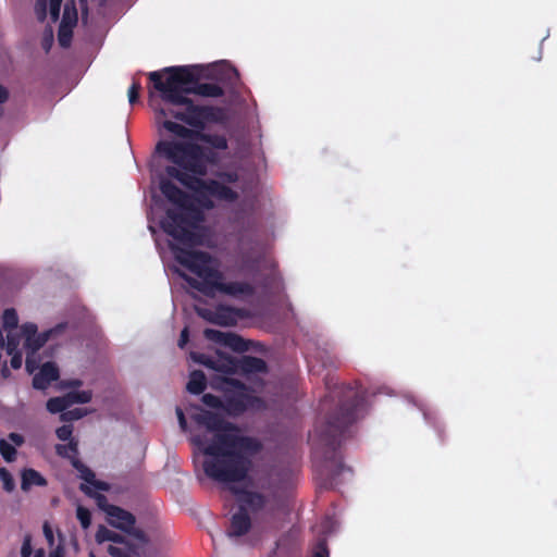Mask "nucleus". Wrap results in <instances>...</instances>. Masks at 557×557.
Masks as SVG:
<instances>
[{
    "label": "nucleus",
    "mask_w": 557,
    "mask_h": 557,
    "mask_svg": "<svg viewBox=\"0 0 557 557\" xmlns=\"http://www.w3.org/2000/svg\"><path fill=\"white\" fill-rule=\"evenodd\" d=\"M326 387L329 392L320 404L325 414L317 421L311 441L319 485L329 490L341 483L339 476L343 473H351V468L343 462L341 446L346 440L348 428L358 418L364 396L348 385L331 388L326 382Z\"/></svg>",
    "instance_id": "1"
},
{
    "label": "nucleus",
    "mask_w": 557,
    "mask_h": 557,
    "mask_svg": "<svg viewBox=\"0 0 557 557\" xmlns=\"http://www.w3.org/2000/svg\"><path fill=\"white\" fill-rule=\"evenodd\" d=\"M196 421L213 432L210 441L195 440L205 460V474L219 483L244 481L252 468V459L262 450L259 440L238 433L237 426L212 411H202Z\"/></svg>",
    "instance_id": "2"
},
{
    "label": "nucleus",
    "mask_w": 557,
    "mask_h": 557,
    "mask_svg": "<svg viewBox=\"0 0 557 557\" xmlns=\"http://www.w3.org/2000/svg\"><path fill=\"white\" fill-rule=\"evenodd\" d=\"M152 87L160 94L164 103L174 108H161L159 113L171 116L198 129L208 124H221L226 120L223 108L196 104L188 95L207 98L224 96V89L215 83H199L197 75L188 66H169L148 74Z\"/></svg>",
    "instance_id": "3"
},
{
    "label": "nucleus",
    "mask_w": 557,
    "mask_h": 557,
    "mask_svg": "<svg viewBox=\"0 0 557 557\" xmlns=\"http://www.w3.org/2000/svg\"><path fill=\"white\" fill-rule=\"evenodd\" d=\"M156 152L175 165L166 166L165 173L196 193L201 198L203 208L214 207L209 197L227 202L238 199V193L220 181L202 178L208 174L209 164L219 161V156L213 149L191 141L160 140L156 146Z\"/></svg>",
    "instance_id": "4"
},
{
    "label": "nucleus",
    "mask_w": 557,
    "mask_h": 557,
    "mask_svg": "<svg viewBox=\"0 0 557 557\" xmlns=\"http://www.w3.org/2000/svg\"><path fill=\"white\" fill-rule=\"evenodd\" d=\"M160 190L175 208L165 211L161 222L162 230L178 244L194 247L200 244V237L195 228L203 221L202 211L195 205L187 193L177 187L170 180L160 182Z\"/></svg>",
    "instance_id": "5"
},
{
    "label": "nucleus",
    "mask_w": 557,
    "mask_h": 557,
    "mask_svg": "<svg viewBox=\"0 0 557 557\" xmlns=\"http://www.w3.org/2000/svg\"><path fill=\"white\" fill-rule=\"evenodd\" d=\"M175 260L197 277L182 274L185 282L202 295H207L215 278H223L213 258L206 251L191 250L177 245L170 246Z\"/></svg>",
    "instance_id": "6"
},
{
    "label": "nucleus",
    "mask_w": 557,
    "mask_h": 557,
    "mask_svg": "<svg viewBox=\"0 0 557 557\" xmlns=\"http://www.w3.org/2000/svg\"><path fill=\"white\" fill-rule=\"evenodd\" d=\"M224 393V411L238 417L248 410H260L264 407L262 398L253 395L243 382L236 379H223L219 386Z\"/></svg>",
    "instance_id": "7"
},
{
    "label": "nucleus",
    "mask_w": 557,
    "mask_h": 557,
    "mask_svg": "<svg viewBox=\"0 0 557 557\" xmlns=\"http://www.w3.org/2000/svg\"><path fill=\"white\" fill-rule=\"evenodd\" d=\"M234 494L236 506L253 517L267 512L275 502V492L263 484L259 488L248 485L235 488Z\"/></svg>",
    "instance_id": "8"
},
{
    "label": "nucleus",
    "mask_w": 557,
    "mask_h": 557,
    "mask_svg": "<svg viewBox=\"0 0 557 557\" xmlns=\"http://www.w3.org/2000/svg\"><path fill=\"white\" fill-rule=\"evenodd\" d=\"M203 333L206 338L228 347L236 352H245L249 349L250 342L235 333L221 332L213 329H206Z\"/></svg>",
    "instance_id": "9"
},
{
    "label": "nucleus",
    "mask_w": 557,
    "mask_h": 557,
    "mask_svg": "<svg viewBox=\"0 0 557 557\" xmlns=\"http://www.w3.org/2000/svg\"><path fill=\"white\" fill-rule=\"evenodd\" d=\"M216 292L237 297L240 295L250 296L253 294V287L246 282H223V278H215L207 293V297H214Z\"/></svg>",
    "instance_id": "10"
},
{
    "label": "nucleus",
    "mask_w": 557,
    "mask_h": 557,
    "mask_svg": "<svg viewBox=\"0 0 557 557\" xmlns=\"http://www.w3.org/2000/svg\"><path fill=\"white\" fill-rule=\"evenodd\" d=\"M236 510L230 518V524L226 529V536L230 539H237L246 535L252 525L251 516L236 506Z\"/></svg>",
    "instance_id": "11"
},
{
    "label": "nucleus",
    "mask_w": 557,
    "mask_h": 557,
    "mask_svg": "<svg viewBox=\"0 0 557 557\" xmlns=\"http://www.w3.org/2000/svg\"><path fill=\"white\" fill-rule=\"evenodd\" d=\"M107 516L110 525L124 532L133 529L136 523L135 516L119 506H109L107 508Z\"/></svg>",
    "instance_id": "12"
},
{
    "label": "nucleus",
    "mask_w": 557,
    "mask_h": 557,
    "mask_svg": "<svg viewBox=\"0 0 557 557\" xmlns=\"http://www.w3.org/2000/svg\"><path fill=\"white\" fill-rule=\"evenodd\" d=\"M234 361L236 362V374L249 375L268 372L267 362L259 357L243 355L236 357Z\"/></svg>",
    "instance_id": "13"
},
{
    "label": "nucleus",
    "mask_w": 557,
    "mask_h": 557,
    "mask_svg": "<svg viewBox=\"0 0 557 557\" xmlns=\"http://www.w3.org/2000/svg\"><path fill=\"white\" fill-rule=\"evenodd\" d=\"M160 109L161 108L156 109V112L158 114V122L162 125V127L166 132H169V133L173 134L174 136L182 138V139H196L197 138V134L199 131L198 128H194L191 126L186 127L183 124L168 120L166 119L168 116H163L162 114L159 113Z\"/></svg>",
    "instance_id": "14"
},
{
    "label": "nucleus",
    "mask_w": 557,
    "mask_h": 557,
    "mask_svg": "<svg viewBox=\"0 0 557 557\" xmlns=\"http://www.w3.org/2000/svg\"><path fill=\"white\" fill-rule=\"evenodd\" d=\"M59 368L54 362L44 363L39 372L33 377V387L36 389H46L52 382L59 379Z\"/></svg>",
    "instance_id": "15"
},
{
    "label": "nucleus",
    "mask_w": 557,
    "mask_h": 557,
    "mask_svg": "<svg viewBox=\"0 0 557 557\" xmlns=\"http://www.w3.org/2000/svg\"><path fill=\"white\" fill-rule=\"evenodd\" d=\"M72 467L79 472V476L88 484L92 485L98 491H108L109 484L96 479L94 471L88 468L78 457L74 456Z\"/></svg>",
    "instance_id": "16"
},
{
    "label": "nucleus",
    "mask_w": 557,
    "mask_h": 557,
    "mask_svg": "<svg viewBox=\"0 0 557 557\" xmlns=\"http://www.w3.org/2000/svg\"><path fill=\"white\" fill-rule=\"evenodd\" d=\"M242 317L243 314L240 309L220 305L215 308L214 324L222 326H233Z\"/></svg>",
    "instance_id": "17"
},
{
    "label": "nucleus",
    "mask_w": 557,
    "mask_h": 557,
    "mask_svg": "<svg viewBox=\"0 0 557 557\" xmlns=\"http://www.w3.org/2000/svg\"><path fill=\"white\" fill-rule=\"evenodd\" d=\"M47 484L46 478L35 469L26 468L21 473V488L24 492L29 491L33 486H46Z\"/></svg>",
    "instance_id": "18"
},
{
    "label": "nucleus",
    "mask_w": 557,
    "mask_h": 557,
    "mask_svg": "<svg viewBox=\"0 0 557 557\" xmlns=\"http://www.w3.org/2000/svg\"><path fill=\"white\" fill-rule=\"evenodd\" d=\"M77 23V11L76 8H73L72 20L70 25H66L65 21L61 22L59 32H58V40L61 47L67 48L71 45L72 36H73V27Z\"/></svg>",
    "instance_id": "19"
},
{
    "label": "nucleus",
    "mask_w": 557,
    "mask_h": 557,
    "mask_svg": "<svg viewBox=\"0 0 557 557\" xmlns=\"http://www.w3.org/2000/svg\"><path fill=\"white\" fill-rule=\"evenodd\" d=\"M196 139L208 144L213 149L226 150L228 148L227 139L224 135L209 134L203 131H198Z\"/></svg>",
    "instance_id": "20"
},
{
    "label": "nucleus",
    "mask_w": 557,
    "mask_h": 557,
    "mask_svg": "<svg viewBox=\"0 0 557 557\" xmlns=\"http://www.w3.org/2000/svg\"><path fill=\"white\" fill-rule=\"evenodd\" d=\"M207 387V377L201 370H194L187 382L186 388L190 394L199 395Z\"/></svg>",
    "instance_id": "21"
},
{
    "label": "nucleus",
    "mask_w": 557,
    "mask_h": 557,
    "mask_svg": "<svg viewBox=\"0 0 557 557\" xmlns=\"http://www.w3.org/2000/svg\"><path fill=\"white\" fill-rule=\"evenodd\" d=\"M54 448L59 457L69 459L71 463L74 456L78 457L77 440H71L67 444H57Z\"/></svg>",
    "instance_id": "22"
},
{
    "label": "nucleus",
    "mask_w": 557,
    "mask_h": 557,
    "mask_svg": "<svg viewBox=\"0 0 557 557\" xmlns=\"http://www.w3.org/2000/svg\"><path fill=\"white\" fill-rule=\"evenodd\" d=\"M54 330H50L34 336H28V338L25 339L26 348L29 349L32 354H36L48 342Z\"/></svg>",
    "instance_id": "23"
},
{
    "label": "nucleus",
    "mask_w": 557,
    "mask_h": 557,
    "mask_svg": "<svg viewBox=\"0 0 557 557\" xmlns=\"http://www.w3.org/2000/svg\"><path fill=\"white\" fill-rule=\"evenodd\" d=\"M95 537H96V542L99 544L104 543V542L124 543L123 535L108 529L104 525H99Z\"/></svg>",
    "instance_id": "24"
},
{
    "label": "nucleus",
    "mask_w": 557,
    "mask_h": 557,
    "mask_svg": "<svg viewBox=\"0 0 557 557\" xmlns=\"http://www.w3.org/2000/svg\"><path fill=\"white\" fill-rule=\"evenodd\" d=\"M234 359L236 357L218 356L214 370L226 374H236V362Z\"/></svg>",
    "instance_id": "25"
},
{
    "label": "nucleus",
    "mask_w": 557,
    "mask_h": 557,
    "mask_svg": "<svg viewBox=\"0 0 557 557\" xmlns=\"http://www.w3.org/2000/svg\"><path fill=\"white\" fill-rule=\"evenodd\" d=\"M47 410L51 413H63L70 406L66 395L52 397L47 401Z\"/></svg>",
    "instance_id": "26"
},
{
    "label": "nucleus",
    "mask_w": 557,
    "mask_h": 557,
    "mask_svg": "<svg viewBox=\"0 0 557 557\" xmlns=\"http://www.w3.org/2000/svg\"><path fill=\"white\" fill-rule=\"evenodd\" d=\"M120 545H109L108 553L112 557H132L133 547L132 545L124 539V543H119Z\"/></svg>",
    "instance_id": "27"
},
{
    "label": "nucleus",
    "mask_w": 557,
    "mask_h": 557,
    "mask_svg": "<svg viewBox=\"0 0 557 557\" xmlns=\"http://www.w3.org/2000/svg\"><path fill=\"white\" fill-rule=\"evenodd\" d=\"M70 406L74 404H87L92 398L91 391H73L66 394Z\"/></svg>",
    "instance_id": "28"
},
{
    "label": "nucleus",
    "mask_w": 557,
    "mask_h": 557,
    "mask_svg": "<svg viewBox=\"0 0 557 557\" xmlns=\"http://www.w3.org/2000/svg\"><path fill=\"white\" fill-rule=\"evenodd\" d=\"M0 454L7 462H12L16 459V448L7 440H0Z\"/></svg>",
    "instance_id": "29"
},
{
    "label": "nucleus",
    "mask_w": 557,
    "mask_h": 557,
    "mask_svg": "<svg viewBox=\"0 0 557 557\" xmlns=\"http://www.w3.org/2000/svg\"><path fill=\"white\" fill-rule=\"evenodd\" d=\"M2 323L3 327L7 330H12L17 326L18 323V317L13 308L5 309L2 314Z\"/></svg>",
    "instance_id": "30"
},
{
    "label": "nucleus",
    "mask_w": 557,
    "mask_h": 557,
    "mask_svg": "<svg viewBox=\"0 0 557 557\" xmlns=\"http://www.w3.org/2000/svg\"><path fill=\"white\" fill-rule=\"evenodd\" d=\"M76 518L78 519L83 529H88L91 523V512L89 509L78 506L76 509Z\"/></svg>",
    "instance_id": "31"
},
{
    "label": "nucleus",
    "mask_w": 557,
    "mask_h": 557,
    "mask_svg": "<svg viewBox=\"0 0 557 557\" xmlns=\"http://www.w3.org/2000/svg\"><path fill=\"white\" fill-rule=\"evenodd\" d=\"M201 400L208 407L214 409H222L224 411V398L221 399L220 397L213 394H203Z\"/></svg>",
    "instance_id": "32"
},
{
    "label": "nucleus",
    "mask_w": 557,
    "mask_h": 557,
    "mask_svg": "<svg viewBox=\"0 0 557 557\" xmlns=\"http://www.w3.org/2000/svg\"><path fill=\"white\" fill-rule=\"evenodd\" d=\"M191 358L196 362H198V363H200V364H202V366H205V367H207V368H209L211 370H214V368H215L216 357H211V356H208L206 354L193 352L191 354Z\"/></svg>",
    "instance_id": "33"
},
{
    "label": "nucleus",
    "mask_w": 557,
    "mask_h": 557,
    "mask_svg": "<svg viewBox=\"0 0 557 557\" xmlns=\"http://www.w3.org/2000/svg\"><path fill=\"white\" fill-rule=\"evenodd\" d=\"M0 481L7 492H12L14 490L15 483L13 476L7 468H0Z\"/></svg>",
    "instance_id": "34"
},
{
    "label": "nucleus",
    "mask_w": 557,
    "mask_h": 557,
    "mask_svg": "<svg viewBox=\"0 0 557 557\" xmlns=\"http://www.w3.org/2000/svg\"><path fill=\"white\" fill-rule=\"evenodd\" d=\"M215 176L223 184H233L239 180V174L236 171H219L215 173Z\"/></svg>",
    "instance_id": "35"
},
{
    "label": "nucleus",
    "mask_w": 557,
    "mask_h": 557,
    "mask_svg": "<svg viewBox=\"0 0 557 557\" xmlns=\"http://www.w3.org/2000/svg\"><path fill=\"white\" fill-rule=\"evenodd\" d=\"M221 74L227 79L232 87H236L239 83V73L235 67H224Z\"/></svg>",
    "instance_id": "36"
},
{
    "label": "nucleus",
    "mask_w": 557,
    "mask_h": 557,
    "mask_svg": "<svg viewBox=\"0 0 557 557\" xmlns=\"http://www.w3.org/2000/svg\"><path fill=\"white\" fill-rule=\"evenodd\" d=\"M84 414H85V412L81 408H75L72 410L66 409L63 413L60 414V419H61V421H64V422H71V421L79 420L81 418L84 417Z\"/></svg>",
    "instance_id": "37"
},
{
    "label": "nucleus",
    "mask_w": 557,
    "mask_h": 557,
    "mask_svg": "<svg viewBox=\"0 0 557 557\" xmlns=\"http://www.w3.org/2000/svg\"><path fill=\"white\" fill-rule=\"evenodd\" d=\"M55 434H57V437L60 440V441H71V440H75L74 437H72V434H73V426L71 424H64L60 428H58L55 430Z\"/></svg>",
    "instance_id": "38"
},
{
    "label": "nucleus",
    "mask_w": 557,
    "mask_h": 557,
    "mask_svg": "<svg viewBox=\"0 0 557 557\" xmlns=\"http://www.w3.org/2000/svg\"><path fill=\"white\" fill-rule=\"evenodd\" d=\"M141 90V85L138 81L134 79L132 85L128 88V101L133 106L139 99V92Z\"/></svg>",
    "instance_id": "39"
},
{
    "label": "nucleus",
    "mask_w": 557,
    "mask_h": 557,
    "mask_svg": "<svg viewBox=\"0 0 557 557\" xmlns=\"http://www.w3.org/2000/svg\"><path fill=\"white\" fill-rule=\"evenodd\" d=\"M329 555H330V553H329L326 541L319 540L313 548L312 557H329Z\"/></svg>",
    "instance_id": "40"
},
{
    "label": "nucleus",
    "mask_w": 557,
    "mask_h": 557,
    "mask_svg": "<svg viewBox=\"0 0 557 557\" xmlns=\"http://www.w3.org/2000/svg\"><path fill=\"white\" fill-rule=\"evenodd\" d=\"M32 540L33 539L29 533L24 535L22 547H21V557H30L32 556V554H33Z\"/></svg>",
    "instance_id": "41"
},
{
    "label": "nucleus",
    "mask_w": 557,
    "mask_h": 557,
    "mask_svg": "<svg viewBox=\"0 0 557 557\" xmlns=\"http://www.w3.org/2000/svg\"><path fill=\"white\" fill-rule=\"evenodd\" d=\"M62 1L63 0H49V11L52 22L59 20Z\"/></svg>",
    "instance_id": "42"
},
{
    "label": "nucleus",
    "mask_w": 557,
    "mask_h": 557,
    "mask_svg": "<svg viewBox=\"0 0 557 557\" xmlns=\"http://www.w3.org/2000/svg\"><path fill=\"white\" fill-rule=\"evenodd\" d=\"M197 313L199 317L203 318L206 321L214 324V309H208V308H197Z\"/></svg>",
    "instance_id": "43"
},
{
    "label": "nucleus",
    "mask_w": 557,
    "mask_h": 557,
    "mask_svg": "<svg viewBox=\"0 0 557 557\" xmlns=\"http://www.w3.org/2000/svg\"><path fill=\"white\" fill-rule=\"evenodd\" d=\"M42 532H44V535L46 537L48 545L50 547H52L54 545V534H53V530H52L51 525L49 524V522L46 521L44 523Z\"/></svg>",
    "instance_id": "44"
},
{
    "label": "nucleus",
    "mask_w": 557,
    "mask_h": 557,
    "mask_svg": "<svg viewBox=\"0 0 557 557\" xmlns=\"http://www.w3.org/2000/svg\"><path fill=\"white\" fill-rule=\"evenodd\" d=\"M125 532L131 534L132 536H134L136 540H138L139 542H141L144 544L148 543V537H147L146 533L140 529H136L135 525L133 527V529H131L129 531H125Z\"/></svg>",
    "instance_id": "45"
},
{
    "label": "nucleus",
    "mask_w": 557,
    "mask_h": 557,
    "mask_svg": "<svg viewBox=\"0 0 557 557\" xmlns=\"http://www.w3.org/2000/svg\"><path fill=\"white\" fill-rule=\"evenodd\" d=\"M34 355L35 354H32V351L28 352L25 361L26 370L29 373H33L39 367L37 360L34 358Z\"/></svg>",
    "instance_id": "46"
},
{
    "label": "nucleus",
    "mask_w": 557,
    "mask_h": 557,
    "mask_svg": "<svg viewBox=\"0 0 557 557\" xmlns=\"http://www.w3.org/2000/svg\"><path fill=\"white\" fill-rule=\"evenodd\" d=\"M22 332L26 339V338H28V336H34L37 334V325L34 323H25L22 326Z\"/></svg>",
    "instance_id": "47"
},
{
    "label": "nucleus",
    "mask_w": 557,
    "mask_h": 557,
    "mask_svg": "<svg viewBox=\"0 0 557 557\" xmlns=\"http://www.w3.org/2000/svg\"><path fill=\"white\" fill-rule=\"evenodd\" d=\"M96 502H97L98 507L101 508L106 513H107V508L109 506H112L111 504L108 503V498L103 494H97Z\"/></svg>",
    "instance_id": "48"
},
{
    "label": "nucleus",
    "mask_w": 557,
    "mask_h": 557,
    "mask_svg": "<svg viewBox=\"0 0 557 557\" xmlns=\"http://www.w3.org/2000/svg\"><path fill=\"white\" fill-rule=\"evenodd\" d=\"M10 363L13 369H20L22 367V354L20 351L13 352Z\"/></svg>",
    "instance_id": "49"
},
{
    "label": "nucleus",
    "mask_w": 557,
    "mask_h": 557,
    "mask_svg": "<svg viewBox=\"0 0 557 557\" xmlns=\"http://www.w3.org/2000/svg\"><path fill=\"white\" fill-rule=\"evenodd\" d=\"M73 8H75L73 2H72L71 7L69 5V3H66L65 7H64L63 17H62L61 22L65 21L66 25H70V23H71Z\"/></svg>",
    "instance_id": "50"
},
{
    "label": "nucleus",
    "mask_w": 557,
    "mask_h": 557,
    "mask_svg": "<svg viewBox=\"0 0 557 557\" xmlns=\"http://www.w3.org/2000/svg\"><path fill=\"white\" fill-rule=\"evenodd\" d=\"M188 341H189V331H188V327L185 326L181 332V335L178 338V346L181 348H184L186 346V344L188 343Z\"/></svg>",
    "instance_id": "51"
},
{
    "label": "nucleus",
    "mask_w": 557,
    "mask_h": 557,
    "mask_svg": "<svg viewBox=\"0 0 557 557\" xmlns=\"http://www.w3.org/2000/svg\"><path fill=\"white\" fill-rule=\"evenodd\" d=\"M17 346H18V341L9 335L8 344H7L8 354L12 355L17 349Z\"/></svg>",
    "instance_id": "52"
},
{
    "label": "nucleus",
    "mask_w": 557,
    "mask_h": 557,
    "mask_svg": "<svg viewBox=\"0 0 557 557\" xmlns=\"http://www.w3.org/2000/svg\"><path fill=\"white\" fill-rule=\"evenodd\" d=\"M8 438L15 445V446H22L24 444V437L23 435L12 432L9 434Z\"/></svg>",
    "instance_id": "53"
},
{
    "label": "nucleus",
    "mask_w": 557,
    "mask_h": 557,
    "mask_svg": "<svg viewBox=\"0 0 557 557\" xmlns=\"http://www.w3.org/2000/svg\"><path fill=\"white\" fill-rule=\"evenodd\" d=\"M62 385L64 387H79L83 385V382L78 379H73V380H67V381H63L62 382Z\"/></svg>",
    "instance_id": "54"
},
{
    "label": "nucleus",
    "mask_w": 557,
    "mask_h": 557,
    "mask_svg": "<svg viewBox=\"0 0 557 557\" xmlns=\"http://www.w3.org/2000/svg\"><path fill=\"white\" fill-rule=\"evenodd\" d=\"M176 414H177L181 428L183 430H185L186 425H187V421H186V418H185V414H184L183 410L181 408H178V407L176 408Z\"/></svg>",
    "instance_id": "55"
},
{
    "label": "nucleus",
    "mask_w": 557,
    "mask_h": 557,
    "mask_svg": "<svg viewBox=\"0 0 557 557\" xmlns=\"http://www.w3.org/2000/svg\"><path fill=\"white\" fill-rule=\"evenodd\" d=\"M49 557H64V547L60 544L58 545L49 555Z\"/></svg>",
    "instance_id": "56"
},
{
    "label": "nucleus",
    "mask_w": 557,
    "mask_h": 557,
    "mask_svg": "<svg viewBox=\"0 0 557 557\" xmlns=\"http://www.w3.org/2000/svg\"><path fill=\"white\" fill-rule=\"evenodd\" d=\"M9 99V91L5 87L0 85V104L4 103Z\"/></svg>",
    "instance_id": "57"
},
{
    "label": "nucleus",
    "mask_w": 557,
    "mask_h": 557,
    "mask_svg": "<svg viewBox=\"0 0 557 557\" xmlns=\"http://www.w3.org/2000/svg\"><path fill=\"white\" fill-rule=\"evenodd\" d=\"M46 1L47 0H37V5H41V12L39 14L40 21H42L46 16Z\"/></svg>",
    "instance_id": "58"
},
{
    "label": "nucleus",
    "mask_w": 557,
    "mask_h": 557,
    "mask_svg": "<svg viewBox=\"0 0 557 557\" xmlns=\"http://www.w3.org/2000/svg\"><path fill=\"white\" fill-rule=\"evenodd\" d=\"M34 557H46V553L42 548H39L35 552Z\"/></svg>",
    "instance_id": "59"
},
{
    "label": "nucleus",
    "mask_w": 557,
    "mask_h": 557,
    "mask_svg": "<svg viewBox=\"0 0 557 557\" xmlns=\"http://www.w3.org/2000/svg\"><path fill=\"white\" fill-rule=\"evenodd\" d=\"M3 346H4V337H3L2 331L0 330V349L3 348Z\"/></svg>",
    "instance_id": "60"
},
{
    "label": "nucleus",
    "mask_w": 557,
    "mask_h": 557,
    "mask_svg": "<svg viewBox=\"0 0 557 557\" xmlns=\"http://www.w3.org/2000/svg\"><path fill=\"white\" fill-rule=\"evenodd\" d=\"M81 488H82V491H84V492H85V494L90 495V491H89L88 488H85V486H84V485H82V486H81Z\"/></svg>",
    "instance_id": "61"
},
{
    "label": "nucleus",
    "mask_w": 557,
    "mask_h": 557,
    "mask_svg": "<svg viewBox=\"0 0 557 557\" xmlns=\"http://www.w3.org/2000/svg\"><path fill=\"white\" fill-rule=\"evenodd\" d=\"M2 373H3V375L5 376V375H7V373H8V369H7V368H4V369L2 370Z\"/></svg>",
    "instance_id": "62"
},
{
    "label": "nucleus",
    "mask_w": 557,
    "mask_h": 557,
    "mask_svg": "<svg viewBox=\"0 0 557 557\" xmlns=\"http://www.w3.org/2000/svg\"><path fill=\"white\" fill-rule=\"evenodd\" d=\"M89 557H96V555L92 552H90Z\"/></svg>",
    "instance_id": "63"
},
{
    "label": "nucleus",
    "mask_w": 557,
    "mask_h": 557,
    "mask_svg": "<svg viewBox=\"0 0 557 557\" xmlns=\"http://www.w3.org/2000/svg\"><path fill=\"white\" fill-rule=\"evenodd\" d=\"M2 115V109L0 108V116Z\"/></svg>",
    "instance_id": "64"
}]
</instances>
